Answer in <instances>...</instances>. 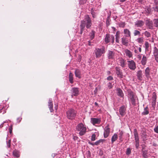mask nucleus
Instances as JSON below:
<instances>
[{
  "mask_svg": "<svg viewBox=\"0 0 158 158\" xmlns=\"http://www.w3.org/2000/svg\"><path fill=\"white\" fill-rule=\"evenodd\" d=\"M76 130L79 131V134L80 135H84L86 131V128L83 123H80L78 124L76 126Z\"/></svg>",
  "mask_w": 158,
  "mask_h": 158,
  "instance_id": "obj_2",
  "label": "nucleus"
},
{
  "mask_svg": "<svg viewBox=\"0 0 158 158\" xmlns=\"http://www.w3.org/2000/svg\"><path fill=\"white\" fill-rule=\"evenodd\" d=\"M135 52L136 53V50H135Z\"/></svg>",
  "mask_w": 158,
  "mask_h": 158,
  "instance_id": "obj_63",
  "label": "nucleus"
},
{
  "mask_svg": "<svg viewBox=\"0 0 158 158\" xmlns=\"http://www.w3.org/2000/svg\"><path fill=\"white\" fill-rule=\"evenodd\" d=\"M94 104H95V105L96 106H98V104L96 102H95Z\"/></svg>",
  "mask_w": 158,
  "mask_h": 158,
  "instance_id": "obj_59",
  "label": "nucleus"
},
{
  "mask_svg": "<svg viewBox=\"0 0 158 158\" xmlns=\"http://www.w3.org/2000/svg\"><path fill=\"white\" fill-rule=\"evenodd\" d=\"M129 37L123 36L121 38L122 43L124 45L127 46L129 42Z\"/></svg>",
  "mask_w": 158,
  "mask_h": 158,
  "instance_id": "obj_15",
  "label": "nucleus"
},
{
  "mask_svg": "<svg viewBox=\"0 0 158 158\" xmlns=\"http://www.w3.org/2000/svg\"><path fill=\"white\" fill-rule=\"evenodd\" d=\"M21 119H22V118L20 117H19V118H18L17 119L18 122H19V123L20 122V121H21Z\"/></svg>",
  "mask_w": 158,
  "mask_h": 158,
  "instance_id": "obj_54",
  "label": "nucleus"
},
{
  "mask_svg": "<svg viewBox=\"0 0 158 158\" xmlns=\"http://www.w3.org/2000/svg\"><path fill=\"white\" fill-rule=\"evenodd\" d=\"M153 54L155 60L157 62H158V49L156 47H154Z\"/></svg>",
  "mask_w": 158,
  "mask_h": 158,
  "instance_id": "obj_18",
  "label": "nucleus"
},
{
  "mask_svg": "<svg viewBox=\"0 0 158 158\" xmlns=\"http://www.w3.org/2000/svg\"><path fill=\"white\" fill-rule=\"evenodd\" d=\"M131 153V149L130 148H127L126 151V154L127 155H129Z\"/></svg>",
  "mask_w": 158,
  "mask_h": 158,
  "instance_id": "obj_44",
  "label": "nucleus"
},
{
  "mask_svg": "<svg viewBox=\"0 0 158 158\" xmlns=\"http://www.w3.org/2000/svg\"><path fill=\"white\" fill-rule=\"evenodd\" d=\"M144 47L145 48V51H148L149 47V44L148 42L146 41L145 42Z\"/></svg>",
  "mask_w": 158,
  "mask_h": 158,
  "instance_id": "obj_33",
  "label": "nucleus"
},
{
  "mask_svg": "<svg viewBox=\"0 0 158 158\" xmlns=\"http://www.w3.org/2000/svg\"><path fill=\"white\" fill-rule=\"evenodd\" d=\"M135 146L137 148H138L139 144V141H135Z\"/></svg>",
  "mask_w": 158,
  "mask_h": 158,
  "instance_id": "obj_46",
  "label": "nucleus"
},
{
  "mask_svg": "<svg viewBox=\"0 0 158 158\" xmlns=\"http://www.w3.org/2000/svg\"><path fill=\"white\" fill-rule=\"evenodd\" d=\"M110 132V129L108 126L105 127L104 129V137L105 138L107 137Z\"/></svg>",
  "mask_w": 158,
  "mask_h": 158,
  "instance_id": "obj_13",
  "label": "nucleus"
},
{
  "mask_svg": "<svg viewBox=\"0 0 158 158\" xmlns=\"http://www.w3.org/2000/svg\"><path fill=\"white\" fill-rule=\"evenodd\" d=\"M151 69L148 67L144 71V75L148 80L151 78L150 76Z\"/></svg>",
  "mask_w": 158,
  "mask_h": 158,
  "instance_id": "obj_8",
  "label": "nucleus"
},
{
  "mask_svg": "<svg viewBox=\"0 0 158 158\" xmlns=\"http://www.w3.org/2000/svg\"><path fill=\"white\" fill-rule=\"evenodd\" d=\"M143 158H148V157L146 153L144 152H143Z\"/></svg>",
  "mask_w": 158,
  "mask_h": 158,
  "instance_id": "obj_50",
  "label": "nucleus"
},
{
  "mask_svg": "<svg viewBox=\"0 0 158 158\" xmlns=\"http://www.w3.org/2000/svg\"><path fill=\"white\" fill-rule=\"evenodd\" d=\"M115 56L114 52L113 51L109 50L107 54V56L109 59H113Z\"/></svg>",
  "mask_w": 158,
  "mask_h": 158,
  "instance_id": "obj_17",
  "label": "nucleus"
},
{
  "mask_svg": "<svg viewBox=\"0 0 158 158\" xmlns=\"http://www.w3.org/2000/svg\"><path fill=\"white\" fill-rule=\"evenodd\" d=\"M134 135L135 138V141H139V138L137 131L136 129L134 130Z\"/></svg>",
  "mask_w": 158,
  "mask_h": 158,
  "instance_id": "obj_28",
  "label": "nucleus"
},
{
  "mask_svg": "<svg viewBox=\"0 0 158 158\" xmlns=\"http://www.w3.org/2000/svg\"><path fill=\"white\" fill-rule=\"evenodd\" d=\"M149 113L148 108V107H145L144 109V111L143 113L144 115H147Z\"/></svg>",
  "mask_w": 158,
  "mask_h": 158,
  "instance_id": "obj_36",
  "label": "nucleus"
},
{
  "mask_svg": "<svg viewBox=\"0 0 158 158\" xmlns=\"http://www.w3.org/2000/svg\"><path fill=\"white\" fill-rule=\"evenodd\" d=\"M89 144H91V145H92V146H94V145H95L94 144V143H91V142H89Z\"/></svg>",
  "mask_w": 158,
  "mask_h": 158,
  "instance_id": "obj_56",
  "label": "nucleus"
},
{
  "mask_svg": "<svg viewBox=\"0 0 158 158\" xmlns=\"http://www.w3.org/2000/svg\"><path fill=\"white\" fill-rule=\"evenodd\" d=\"M119 31H117L116 33V35H115V39H116V42L117 43H118L119 42Z\"/></svg>",
  "mask_w": 158,
  "mask_h": 158,
  "instance_id": "obj_34",
  "label": "nucleus"
},
{
  "mask_svg": "<svg viewBox=\"0 0 158 158\" xmlns=\"http://www.w3.org/2000/svg\"><path fill=\"white\" fill-rule=\"evenodd\" d=\"M9 131L10 133L11 134L12 132V126H10L9 127Z\"/></svg>",
  "mask_w": 158,
  "mask_h": 158,
  "instance_id": "obj_48",
  "label": "nucleus"
},
{
  "mask_svg": "<svg viewBox=\"0 0 158 158\" xmlns=\"http://www.w3.org/2000/svg\"><path fill=\"white\" fill-rule=\"evenodd\" d=\"M105 48H96L94 51V53L96 58L100 57L102 54L105 53Z\"/></svg>",
  "mask_w": 158,
  "mask_h": 158,
  "instance_id": "obj_6",
  "label": "nucleus"
},
{
  "mask_svg": "<svg viewBox=\"0 0 158 158\" xmlns=\"http://www.w3.org/2000/svg\"><path fill=\"white\" fill-rule=\"evenodd\" d=\"M127 65L129 69L134 70L136 68V64L133 60H127Z\"/></svg>",
  "mask_w": 158,
  "mask_h": 158,
  "instance_id": "obj_7",
  "label": "nucleus"
},
{
  "mask_svg": "<svg viewBox=\"0 0 158 158\" xmlns=\"http://www.w3.org/2000/svg\"><path fill=\"white\" fill-rule=\"evenodd\" d=\"M5 122H4L5 123ZM4 122H3V123L1 124L0 125V128H2L3 127V124L4 123Z\"/></svg>",
  "mask_w": 158,
  "mask_h": 158,
  "instance_id": "obj_58",
  "label": "nucleus"
},
{
  "mask_svg": "<svg viewBox=\"0 0 158 158\" xmlns=\"http://www.w3.org/2000/svg\"><path fill=\"white\" fill-rule=\"evenodd\" d=\"M155 132L157 133H158V126H157L155 127L154 129Z\"/></svg>",
  "mask_w": 158,
  "mask_h": 158,
  "instance_id": "obj_47",
  "label": "nucleus"
},
{
  "mask_svg": "<svg viewBox=\"0 0 158 158\" xmlns=\"http://www.w3.org/2000/svg\"><path fill=\"white\" fill-rule=\"evenodd\" d=\"M101 119L100 118H91V122L94 125L95 124H99L101 122Z\"/></svg>",
  "mask_w": 158,
  "mask_h": 158,
  "instance_id": "obj_10",
  "label": "nucleus"
},
{
  "mask_svg": "<svg viewBox=\"0 0 158 158\" xmlns=\"http://www.w3.org/2000/svg\"><path fill=\"white\" fill-rule=\"evenodd\" d=\"M113 79V77L111 76H109L107 77V80H111Z\"/></svg>",
  "mask_w": 158,
  "mask_h": 158,
  "instance_id": "obj_49",
  "label": "nucleus"
},
{
  "mask_svg": "<svg viewBox=\"0 0 158 158\" xmlns=\"http://www.w3.org/2000/svg\"><path fill=\"white\" fill-rule=\"evenodd\" d=\"M117 95L118 96L121 97H123V92L122 90L121 89L119 88H117Z\"/></svg>",
  "mask_w": 158,
  "mask_h": 158,
  "instance_id": "obj_26",
  "label": "nucleus"
},
{
  "mask_svg": "<svg viewBox=\"0 0 158 158\" xmlns=\"http://www.w3.org/2000/svg\"><path fill=\"white\" fill-rule=\"evenodd\" d=\"M144 24V22L142 20H138L135 22V25L137 27H141Z\"/></svg>",
  "mask_w": 158,
  "mask_h": 158,
  "instance_id": "obj_19",
  "label": "nucleus"
},
{
  "mask_svg": "<svg viewBox=\"0 0 158 158\" xmlns=\"http://www.w3.org/2000/svg\"><path fill=\"white\" fill-rule=\"evenodd\" d=\"M124 52L126 55L128 56L129 58H131L132 56V53L129 50L127 49H126L125 50Z\"/></svg>",
  "mask_w": 158,
  "mask_h": 158,
  "instance_id": "obj_25",
  "label": "nucleus"
},
{
  "mask_svg": "<svg viewBox=\"0 0 158 158\" xmlns=\"http://www.w3.org/2000/svg\"><path fill=\"white\" fill-rule=\"evenodd\" d=\"M94 33H95V32L93 31H92V32H91V33H90V34H91V35H90L91 39L92 40L94 38Z\"/></svg>",
  "mask_w": 158,
  "mask_h": 158,
  "instance_id": "obj_42",
  "label": "nucleus"
},
{
  "mask_svg": "<svg viewBox=\"0 0 158 158\" xmlns=\"http://www.w3.org/2000/svg\"><path fill=\"white\" fill-rule=\"evenodd\" d=\"M81 21L84 22L85 26L87 28H89L92 24L91 19L88 15H85L84 19Z\"/></svg>",
  "mask_w": 158,
  "mask_h": 158,
  "instance_id": "obj_4",
  "label": "nucleus"
},
{
  "mask_svg": "<svg viewBox=\"0 0 158 158\" xmlns=\"http://www.w3.org/2000/svg\"><path fill=\"white\" fill-rule=\"evenodd\" d=\"M114 37L112 35H110L107 34L104 39L105 42L106 44H108L111 42L112 44H113L114 42Z\"/></svg>",
  "mask_w": 158,
  "mask_h": 158,
  "instance_id": "obj_5",
  "label": "nucleus"
},
{
  "mask_svg": "<svg viewBox=\"0 0 158 158\" xmlns=\"http://www.w3.org/2000/svg\"><path fill=\"white\" fill-rule=\"evenodd\" d=\"M118 138V135L116 133H115L112 136L111 138V142L113 143L114 141L117 140Z\"/></svg>",
  "mask_w": 158,
  "mask_h": 158,
  "instance_id": "obj_29",
  "label": "nucleus"
},
{
  "mask_svg": "<svg viewBox=\"0 0 158 158\" xmlns=\"http://www.w3.org/2000/svg\"><path fill=\"white\" fill-rule=\"evenodd\" d=\"M115 69L116 71V73L118 76L120 78H122L123 77V73L120 68L118 67H116Z\"/></svg>",
  "mask_w": 158,
  "mask_h": 158,
  "instance_id": "obj_16",
  "label": "nucleus"
},
{
  "mask_svg": "<svg viewBox=\"0 0 158 158\" xmlns=\"http://www.w3.org/2000/svg\"><path fill=\"white\" fill-rule=\"evenodd\" d=\"M123 132L122 131H121L119 133V138L120 139H121L122 138L123 135Z\"/></svg>",
  "mask_w": 158,
  "mask_h": 158,
  "instance_id": "obj_45",
  "label": "nucleus"
},
{
  "mask_svg": "<svg viewBox=\"0 0 158 158\" xmlns=\"http://www.w3.org/2000/svg\"><path fill=\"white\" fill-rule=\"evenodd\" d=\"M154 24L156 27H158V19L154 20Z\"/></svg>",
  "mask_w": 158,
  "mask_h": 158,
  "instance_id": "obj_40",
  "label": "nucleus"
},
{
  "mask_svg": "<svg viewBox=\"0 0 158 158\" xmlns=\"http://www.w3.org/2000/svg\"><path fill=\"white\" fill-rule=\"evenodd\" d=\"M146 24L150 28H151L153 27V23L152 21H150L148 20H147Z\"/></svg>",
  "mask_w": 158,
  "mask_h": 158,
  "instance_id": "obj_32",
  "label": "nucleus"
},
{
  "mask_svg": "<svg viewBox=\"0 0 158 158\" xmlns=\"http://www.w3.org/2000/svg\"><path fill=\"white\" fill-rule=\"evenodd\" d=\"M137 76L139 80L141 81L143 79L142 71L139 70L138 71L137 73Z\"/></svg>",
  "mask_w": 158,
  "mask_h": 158,
  "instance_id": "obj_21",
  "label": "nucleus"
},
{
  "mask_svg": "<svg viewBox=\"0 0 158 158\" xmlns=\"http://www.w3.org/2000/svg\"><path fill=\"white\" fill-rule=\"evenodd\" d=\"M156 95H154L152 98V106H155L156 104Z\"/></svg>",
  "mask_w": 158,
  "mask_h": 158,
  "instance_id": "obj_31",
  "label": "nucleus"
},
{
  "mask_svg": "<svg viewBox=\"0 0 158 158\" xmlns=\"http://www.w3.org/2000/svg\"><path fill=\"white\" fill-rule=\"evenodd\" d=\"M124 25H124H124H123V26L122 27H124Z\"/></svg>",
  "mask_w": 158,
  "mask_h": 158,
  "instance_id": "obj_62",
  "label": "nucleus"
},
{
  "mask_svg": "<svg viewBox=\"0 0 158 158\" xmlns=\"http://www.w3.org/2000/svg\"><path fill=\"white\" fill-rule=\"evenodd\" d=\"M147 61V57L144 55L143 56V57L141 60V63L142 65H145Z\"/></svg>",
  "mask_w": 158,
  "mask_h": 158,
  "instance_id": "obj_24",
  "label": "nucleus"
},
{
  "mask_svg": "<svg viewBox=\"0 0 158 158\" xmlns=\"http://www.w3.org/2000/svg\"><path fill=\"white\" fill-rule=\"evenodd\" d=\"M138 50H139V52H141V48L140 47H139V48H138Z\"/></svg>",
  "mask_w": 158,
  "mask_h": 158,
  "instance_id": "obj_57",
  "label": "nucleus"
},
{
  "mask_svg": "<svg viewBox=\"0 0 158 158\" xmlns=\"http://www.w3.org/2000/svg\"><path fill=\"white\" fill-rule=\"evenodd\" d=\"M137 42L139 44H142L144 41V38L143 37L138 38L137 39Z\"/></svg>",
  "mask_w": 158,
  "mask_h": 158,
  "instance_id": "obj_35",
  "label": "nucleus"
},
{
  "mask_svg": "<svg viewBox=\"0 0 158 158\" xmlns=\"http://www.w3.org/2000/svg\"><path fill=\"white\" fill-rule=\"evenodd\" d=\"M123 33L124 35V37H129V40H130L131 38V33L129 30L127 28L124 29Z\"/></svg>",
  "mask_w": 158,
  "mask_h": 158,
  "instance_id": "obj_11",
  "label": "nucleus"
},
{
  "mask_svg": "<svg viewBox=\"0 0 158 158\" xmlns=\"http://www.w3.org/2000/svg\"><path fill=\"white\" fill-rule=\"evenodd\" d=\"M104 139H100L98 141H97L95 142L94 143V144L96 145H98L100 144V143H103L104 141Z\"/></svg>",
  "mask_w": 158,
  "mask_h": 158,
  "instance_id": "obj_37",
  "label": "nucleus"
},
{
  "mask_svg": "<svg viewBox=\"0 0 158 158\" xmlns=\"http://www.w3.org/2000/svg\"><path fill=\"white\" fill-rule=\"evenodd\" d=\"M48 104V107L50 112H53L54 110L53 108V106L52 102L51 99H49V100Z\"/></svg>",
  "mask_w": 158,
  "mask_h": 158,
  "instance_id": "obj_20",
  "label": "nucleus"
},
{
  "mask_svg": "<svg viewBox=\"0 0 158 158\" xmlns=\"http://www.w3.org/2000/svg\"><path fill=\"white\" fill-rule=\"evenodd\" d=\"M73 75L71 72H70L69 75V81L71 84H73Z\"/></svg>",
  "mask_w": 158,
  "mask_h": 158,
  "instance_id": "obj_27",
  "label": "nucleus"
},
{
  "mask_svg": "<svg viewBox=\"0 0 158 158\" xmlns=\"http://www.w3.org/2000/svg\"><path fill=\"white\" fill-rule=\"evenodd\" d=\"M137 58L139 59V60H141V57H142L141 54H139L137 56Z\"/></svg>",
  "mask_w": 158,
  "mask_h": 158,
  "instance_id": "obj_51",
  "label": "nucleus"
},
{
  "mask_svg": "<svg viewBox=\"0 0 158 158\" xmlns=\"http://www.w3.org/2000/svg\"><path fill=\"white\" fill-rule=\"evenodd\" d=\"M128 97L129 100L134 105L136 104V100H137V97L135 93L131 91H129L128 92Z\"/></svg>",
  "mask_w": 158,
  "mask_h": 158,
  "instance_id": "obj_1",
  "label": "nucleus"
},
{
  "mask_svg": "<svg viewBox=\"0 0 158 158\" xmlns=\"http://www.w3.org/2000/svg\"><path fill=\"white\" fill-rule=\"evenodd\" d=\"M10 142H11V140H9L8 142V143H7V145H8L9 147H10Z\"/></svg>",
  "mask_w": 158,
  "mask_h": 158,
  "instance_id": "obj_53",
  "label": "nucleus"
},
{
  "mask_svg": "<svg viewBox=\"0 0 158 158\" xmlns=\"http://www.w3.org/2000/svg\"><path fill=\"white\" fill-rule=\"evenodd\" d=\"M84 23V21H81V24L80 25V27L81 28V31H80V34H81L82 33L85 27V24Z\"/></svg>",
  "mask_w": 158,
  "mask_h": 158,
  "instance_id": "obj_23",
  "label": "nucleus"
},
{
  "mask_svg": "<svg viewBox=\"0 0 158 158\" xmlns=\"http://www.w3.org/2000/svg\"><path fill=\"white\" fill-rule=\"evenodd\" d=\"M107 86L108 88L109 89H111L113 87V85H112V84L111 83L109 82L107 84Z\"/></svg>",
  "mask_w": 158,
  "mask_h": 158,
  "instance_id": "obj_41",
  "label": "nucleus"
},
{
  "mask_svg": "<svg viewBox=\"0 0 158 158\" xmlns=\"http://www.w3.org/2000/svg\"><path fill=\"white\" fill-rule=\"evenodd\" d=\"M142 34L144 35L148 38L151 36V34L150 33L147 31H145V32L143 33Z\"/></svg>",
  "mask_w": 158,
  "mask_h": 158,
  "instance_id": "obj_38",
  "label": "nucleus"
},
{
  "mask_svg": "<svg viewBox=\"0 0 158 158\" xmlns=\"http://www.w3.org/2000/svg\"><path fill=\"white\" fill-rule=\"evenodd\" d=\"M76 111L72 109H69L66 112V115L67 118L70 119H73L76 117Z\"/></svg>",
  "mask_w": 158,
  "mask_h": 158,
  "instance_id": "obj_3",
  "label": "nucleus"
},
{
  "mask_svg": "<svg viewBox=\"0 0 158 158\" xmlns=\"http://www.w3.org/2000/svg\"><path fill=\"white\" fill-rule=\"evenodd\" d=\"M91 13L93 17V18H95V15L94 12L92 10L91 11Z\"/></svg>",
  "mask_w": 158,
  "mask_h": 158,
  "instance_id": "obj_52",
  "label": "nucleus"
},
{
  "mask_svg": "<svg viewBox=\"0 0 158 158\" xmlns=\"http://www.w3.org/2000/svg\"><path fill=\"white\" fill-rule=\"evenodd\" d=\"M126 0H120V2H123L125 1Z\"/></svg>",
  "mask_w": 158,
  "mask_h": 158,
  "instance_id": "obj_60",
  "label": "nucleus"
},
{
  "mask_svg": "<svg viewBox=\"0 0 158 158\" xmlns=\"http://www.w3.org/2000/svg\"><path fill=\"white\" fill-rule=\"evenodd\" d=\"M138 1L139 2H142V0H138Z\"/></svg>",
  "mask_w": 158,
  "mask_h": 158,
  "instance_id": "obj_61",
  "label": "nucleus"
},
{
  "mask_svg": "<svg viewBox=\"0 0 158 158\" xmlns=\"http://www.w3.org/2000/svg\"><path fill=\"white\" fill-rule=\"evenodd\" d=\"M75 76L76 77L79 78L81 77V71L79 69H76L75 71Z\"/></svg>",
  "mask_w": 158,
  "mask_h": 158,
  "instance_id": "obj_22",
  "label": "nucleus"
},
{
  "mask_svg": "<svg viewBox=\"0 0 158 158\" xmlns=\"http://www.w3.org/2000/svg\"><path fill=\"white\" fill-rule=\"evenodd\" d=\"M119 64L122 68L125 67L126 65V63L125 60L122 58L120 57L118 58V61Z\"/></svg>",
  "mask_w": 158,
  "mask_h": 158,
  "instance_id": "obj_9",
  "label": "nucleus"
},
{
  "mask_svg": "<svg viewBox=\"0 0 158 158\" xmlns=\"http://www.w3.org/2000/svg\"><path fill=\"white\" fill-rule=\"evenodd\" d=\"M126 107L124 106H121L119 109V112L122 116H123L126 113Z\"/></svg>",
  "mask_w": 158,
  "mask_h": 158,
  "instance_id": "obj_12",
  "label": "nucleus"
},
{
  "mask_svg": "<svg viewBox=\"0 0 158 158\" xmlns=\"http://www.w3.org/2000/svg\"><path fill=\"white\" fill-rule=\"evenodd\" d=\"M156 11H158V6H156L155 8L154 9Z\"/></svg>",
  "mask_w": 158,
  "mask_h": 158,
  "instance_id": "obj_55",
  "label": "nucleus"
},
{
  "mask_svg": "<svg viewBox=\"0 0 158 158\" xmlns=\"http://www.w3.org/2000/svg\"><path fill=\"white\" fill-rule=\"evenodd\" d=\"M96 135L95 134H93L92 135L91 140L92 141L95 140L96 139Z\"/></svg>",
  "mask_w": 158,
  "mask_h": 158,
  "instance_id": "obj_43",
  "label": "nucleus"
},
{
  "mask_svg": "<svg viewBox=\"0 0 158 158\" xmlns=\"http://www.w3.org/2000/svg\"><path fill=\"white\" fill-rule=\"evenodd\" d=\"M13 155L14 156L17 157H19L20 156L19 152L16 150H15L13 151Z\"/></svg>",
  "mask_w": 158,
  "mask_h": 158,
  "instance_id": "obj_30",
  "label": "nucleus"
},
{
  "mask_svg": "<svg viewBox=\"0 0 158 158\" xmlns=\"http://www.w3.org/2000/svg\"><path fill=\"white\" fill-rule=\"evenodd\" d=\"M140 32L139 31L137 30H135L134 32V36H136L137 35H140Z\"/></svg>",
  "mask_w": 158,
  "mask_h": 158,
  "instance_id": "obj_39",
  "label": "nucleus"
},
{
  "mask_svg": "<svg viewBox=\"0 0 158 158\" xmlns=\"http://www.w3.org/2000/svg\"><path fill=\"white\" fill-rule=\"evenodd\" d=\"M72 96H77L79 94V91L77 88H73L71 90Z\"/></svg>",
  "mask_w": 158,
  "mask_h": 158,
  "instance_id": "obj_14",
  "label": "nucleus"
}]
</instances>
